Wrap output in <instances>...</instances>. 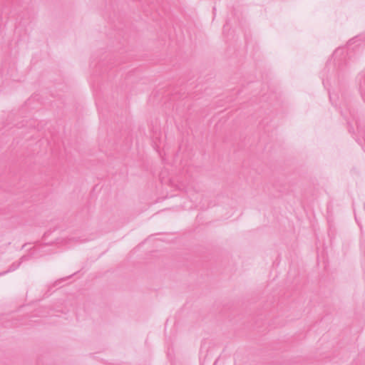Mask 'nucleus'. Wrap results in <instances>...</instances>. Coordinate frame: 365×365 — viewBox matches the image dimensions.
Returning a JSON list of instances; mask_svg holds the SVG:
<instances>
[{
    "label": "nucleus",
    "instance_id": "1",
    "mask_svg": "<svg viewBox=\"0 0 365 365\" xmlns=\"http://www.w3.org/2000/svg\"><path fill=\"white\" fill-rule=\"evenodd\" d=\"M346 51L344 48H337L335 50L333 54V57L334 60H336L338 57H341L345 56Z\"/></svg>",
    "mask_w": 365,
    "mask_h": 365
},
{
    "label": "nucleus",
    "instance_id": "2",
    "mask_svg": "<svg viewBox=\"0 0 365 365\" xmlns=\"http://www.w3.org/2000/svg\"><path fill=\"white\" fill-rule=\"evenodd\" d=\"M179 189L180 190H184L186 192H190V187L188 185H186L185 184L181 182L180 185H179Z\"/></svg>",
    "mask_w": 365,
    "mask_h": 365
},
{
    "label": "nucleus",
    "instance_id": "3",
    "mask_svg": "<svg viewBox=\"0 0 365 365\" xmlns=\"http://www.w3.org/2000/svg\"><path fill=\"white\" fill-rule=\"evenodd\" d=\"M19 264L17 265H15L14 264H12L8 272L14 271L19 267Z\"/></svg>",
    "mask_w": 365,
    "mask_h": 365
}]
</instances>
